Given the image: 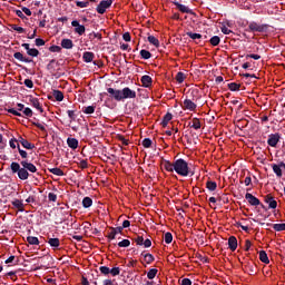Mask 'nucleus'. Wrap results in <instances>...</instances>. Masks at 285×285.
I'll list each match as a JSON object with an SVG mask.
<instances>
[{
	"instance_id": "cd10ccee",
	"label": "nucleus",
	"mask_w": 285,
	"mask_h": 285,
	"mask_svg": "<svg viewBox=\"0 0 285 285\" xmlns=\"http://www.w3.org/2000/svg\"><path fill=\"white\" fill-rule=\"evenodd\" d=\"M141 256L145 257L146 264H153V262H155V256H153V254L150 253H147V254L141 253Z\"/></svg>"
},
{
	"instance_id": "13d9d810",
	"label": "nucleus",
	"mask_w": 285,
	"mask_h": 285,
	"mask_svg": "<svg viewBox=\"0 0 285 285\" xmlns=\"http://www.w3.org/2000/svg\"><path fill=\"white\" fill-rule=\"evenodd\" d=\"M89 4H90L89 1H87V2L77 1V2H76V6H77L78 8H88Z\"/></svg>"
},
{
	"instance_id": "473e14b6",
	"label": "nucleus",
	"mask_w": 285,
	"mask_h": 285,
	"mask_svg": "<svg viewBox=\"0 0 285 285\" xmlns=\"http://www.w3.org/2000/svg\"><path fill=\"white\" fill-rule=\"evenodd\" d=\"M157 273H159V271H158L157 268H151V269L147 273L148 279H155V277H157Z\"/></svg>"
},
{
	"instance_id": "8fccbe9b",
	"label": "nucleus",
	"mask_w": 285,
	"mask_h": 285,
	"mask_svg": "<svg viewBox=\"0 0 285 285\" xmlns=\"http://www.w3.org/2000/svg\"><path fill=\"white\" fill-rule=\"evenodd\" d=\"M67 114H68V117L70 118L71 121L77 120V115H76L75 110H68Z\"/></svg>"
},
{
	"instance_id": "412c9836",
	"label": "nucleus",
	"mask_w": 285,
	"mask_h": 285,
	"mask_svg": "<svg viewBox=\"0 0 285 285\" xmlns=\"http://www.w3.org/2000/svg\"><path fill=\"white\" fill-rule=\"evenodd\" d=\"M12 206L16 207L19 212H24V204L22 200L14 199L12 203Z\"/></svg>"
},
{
	"instance_id": "c9c22d12",
	"label": "nucleus",
	"mask_w": 285,
	"mask_h": 285,
	"mask_svg": "<svg viewBox=\"0 0 285 285\" xmlns=\"http://www.w3.org/2000/svg\"><path fill=\"white\" fill-rule=\"evenodd\" d=\"M206 187L208 190L214 191L217 188V184L215 181L208 180L206 183Z\"/></svg>"
},
{
	"instance_id": "c85d7f7f",
	"label": "nucleus",
	"mask_w": 285,
	"mask_h": 285,
	"mask_svg": "<svg viewBox=\"0 0 285 285\" xmlns=\"http://www.w3.org/2000/svg\"><path fill=\"white\" fill-rule=\"evenodd\" d=\"M259 259L263 264H269V259L265 250L259 252Z\"/></svg>"
},
{
	"instance_id": "6ab92c4d",
	"label": "nucleus",
	"mask_w": 285,
	"mask_h": 285,
	"mask_svg": "<svg viewBox=\"0 0 285 285\" xmlns=\"http://www.w3.org/2000/svg\"><path fill=\"white\" fill-rule=\"evenodd\" d=\"M67 145L71 149H77L79 147V140L77 138H68L67 139Z\"/></svg>"
},
{
	"instance_id": "338daca9",
	"label": "nucleus",
	"mask_w": 285,
	"mask_h": 285,
	"mask_svg": "<svg viewBox=\"0 0 285 285\" xmlns=\"http://www.w3.org/2000/svg\"><path fill=\"white\" fill-rule=\"evenodd\" d=\"M35 43H36L37 47L46 46V41L43 39H40V38L36 39Z\"/></svg>"
},
{
	"instance_id": "aec40b11",
	"label": "nucleus",
	"mask_w": 285,
	"mask_h": 285,
	"mask_svg": "<svg viewBox=\"0 0 285 285\" xmlns=\"http://www.w3.org/2000/svg\"><path fill=\"white\" fill-rule=\"evenodd\" d=\"M271 167L273 168V171L276 174L278 178L283 176L281 163L278 165L272 164Z\"/></svg>"
},
{
	"instance_id": "5fc2aeb1",
	"label": "nucleus",
	"mask_w": 285,
	"mask_h": 285,
	"mask_svg": "<svg viewBox=\"0 0 285 285\" xmlns=\"http://www.w3.org/2000/svg\"><path fill=\"white\" fill-rule=\"evenodd\" d=\"M95 38H97L98 40L101 41V39H102L101 33L91 32V33L89 35V39H90V40H94Z\"/></svg>"
},
{
	"instance_id": "f704fd0d",
	"label": "nucleus",
	"mask_w": 285,
	"mask_h": 285,
	"mask_svg": "<svg viewBox=\"0 0 285 285\" xmlns=\"http://www.w3.org/2000/svg\"><path fill=\"white\" fill-rule=\"evenodd\" d=\"M27 242L31 245H39L40 244V240L38 237H35V236H29L27 237Z\"/></svg>"
},
{
	"instance_id": "2f4dec72",
	"label": "nucleus",
	"mask_w": 285,
	"mask_h": 285,
	"mask_svg": "<svg viewBox=\"0 0 285 285\" xmlns=\"http://www.w3.org/2000/svg\"><path fill=\"white\" fill-rule=\"evenodd\" d=\"M140 57L145 60H148V59L153 58V53L148 50H141L140 51Z\"/></svg>"
},
{
	"instance_id": "69168bd1",
	"label": "nucleus",
	"mask_w": 285,
	"mask_h": 285,
	"mask_svg": "<svg viewBox=\"0 0 285 285\" xmlns=\"http://www.w3.org/2000/svg\"><path fill=\"white\" fill-rule=\"evenodd\" d=\"M49 51H51V52H61V51H62V48L59 47V46H51V47L49 48Z\"/></svg>"
},
{
	"instance_id": "6e6552de",
	"label": "nucleus",
	"mask_w": 285,
	"mask_h": 285,
	"mask_svg": "<svg viewBox=\"0 0 285 285\" xmlns=\"http://www.w3.org/2000/svg\"><path fill=\"white\" fill-rule=\"evenodd\" d=\"M57 66H59V62H57V60L52 59L49 61V63L47 65V70L52 73L56 78H60L61 76L60 75H55L56 72V68Z\"/></svg>"
},
{
	"instance_id": "5701e85b",
	"label": "nucleus",
	"mask_w": 285,
	"mask_h": 285,
	"mask_svg": "<svg viewBox=\"0 0 285 285\" xmlns=\"http://www.w3.org/2000/svg\"><path fill=\"white\" fill-rule=\"evenodd\" d=\"M82 59H83L85 62L90 63L95 60V53L94 52H85L82 55Z\"/></svg>"
},
{
	"instance_id": "7c9ffc66",
	"label": "nucleus",
	"mask_w": 285,
	"mask_h": 285,
	"mask_svg": "<svg viewBox=\"0 0 285 285\" xmlns=\"http://www.w3.org/2000/svg\"><path fill=\"white\" fill-rule=\"evenodd\" d=\"M148 42L155 46L156 48H159V39L155 38L154 36H149L147 38Z\"/></svg>"
},
{
	"instance_id": "680f3d73",
	"label": "nucleus",
	"mask_w": 285,
	"mask_h": 285,
	"mask_svg": "<svg viewBox=\"0 0 285 285\" xmlns=\"http://www.w3.org/2000/svg\"><path fill=\"white\" fill-rule=\"evenodd\" d=\"M134 240L137 245L144 246V236H137L136 238H134Z\"/></svg>"
},
{
	"instance_id": "6e6d98bb",
	"label": "nucleus",
	"mask_w": 285,
	"mask_h": 285,
	"mask_svg": "<svg viewBox=\"0 0 285 285\" xmlns=\"http://www.w3.org/2000/svg\"><path fill=\"white\" fill-rule=\"evenodd\" d=\"M173 242V235L171 233L167 232L165 234V243L170 244Z\"/></svg>"
},
{
	"instance_id": "052dcab7",
	"label": "nucleus",
	"mask_w": 285,
	"mask_h": 285,
	"mask_svg": "<svg viewBox=\"0 0 285 285\" xmlns=\"http://www.w3.org/2000/svg\"><path fill=\"white\" fill-rule=\"evenodd\" d=\"M6 110H7L9 114H12V115L18 116V117H21V116H22V114L19 112V110H16V109H13V108L6 109Z\"/></svg>"
},
{
	"instance_id": "58836bf2",
	"label": "nucleus",
	"mask_w": 285,
	"mask_h": 285,
	"mask_svg": "<svg viewBox=\"0 0 285 285\" xmlns=\"http://www.w3.org/2000/svg\"><path fill=\"white\" fill-rule=\"evenodd\" d=\"M121 273V269L119 267H114L109 269V275H112V277H117Z\"/></svg>"
},
{
	"instance_id": "a878e982",
	"label": "nucleus",
	"mask_w": 285,
	"mask_h": 285,
	"mask_svg": "<svg viewBox=\"0 0 285 285\" xmlns=\"http://www.w3.org/2000/svg\"><path fill=\"white\" fill-rule=\"evenodd\" d=\"M173 119V116L171 114L167 112L164 118H163V121H161V126L164 128H166L168 126V122Z\"/></svg>"
},
{
	"instance_id": "f03ea898",
	"label": "nucleus",
	"mask_w": 285,
	"mask_h": 285,
	"mask_svg": "<svg viewBox=\"0 0 285 285\" xmlns=\"http://www.w3.org/2000/svg\"><path fill=\"white\" fill-rule=\"evenodd\" d=\"M174 170H175L178 175H180V176H183V177H186V176H188V175L193 176V175L195 174V173L188 167V164H187L184 159H181V158L175 160Z\"/></svg>"
},
{
	"instance_id": "0e129e2a",
	"label": "nucleus",
	"mask_w": 285,
	"mask_h": 285,
	"mask_svg": "<svg viewBox=\"0 0 285 285\" xmlns=\"http://www.w3.org/2000/svg\"><path fill=\"white\" fill-rule=\"evenodd\" d=\"M220 30L224 35H230L233 33L232 30H229L225 24H222Z\"/></svg>"
},
{
	"instance_id": "393cba45",
	"label": "nucleus",
	"mask_w": 285,
	"mask_h": 285,
	"mask_svg": "<svg viewBox=\"0 0 285 285\" xmlns=\"http://www.w3.org/2000/svg\"><path fill=\"white\" fill-rule=\"evenodd\" d=\"M48 244L53 248H59L61 245V242L59 238H48Z\"/></svg>"
},
{
	"instance_id": "0eeeda50",
	"label": "nucleus",
	"mask_w": 285,
	"mask_h": 285,
	"mask_svg": "<svg viewBox=\"0 0 285 285\" xmlns=\"http://www.w3.org/2000/svg\"><path fill=\"white\" fill-rule=\"evenodd\" d=\"M279 140H281V135L278 132L272 134V135L268 136L267 144L271 147H276L277 144L279 142Z\"/></svg>"
},
{
	"instance_id": "dca6fc26",
	"label": "nucleus",
	"mask_w": 285,
	"mask_h": 285,
	"mask_svg": "<svg viewBox=\"0 0 285 285\" xmlns=\"http://www.w3.org/2000/svg\"><path fill=\"white\" fill-rule=\"evenodd\" d=\"M140 81L145 88H150L153 86V78H150V76H142Z\"/></svg>"
},
{
	"instance_id": "c03bdc74",
	"label": "nucleus",
	"mask_w": 285,
	"mask_h": 285,
	"mask_svg": "<svg viewBox=\"0 0 285 285\" xmlns=\"http://www.w3.org/2000/svg\"><path fill=\"white\" fill-rule=\"evenodd\" d=\"M209 42H210L212 46L216 47V46L219 45L220 38L217 37V36H214V37L209 40Z\"/></svg>"
},
{
	"instance_id": "603ef678",
	"label": "nucleus",
	"mask_w": 285,
	"mask_h": 285,
	"mask_svg": "<svg viewBox=\"0 0 285 285\" xmlns=\"http://www.w3.org/2000/svg\"><path fill=\"white\" fill-rule=\"evenodd\" d=\"M48 199H49V202L56 203L58 200V195L55 194V193H49L48 194Z\"/></svg>"
},
{
	"instance_id": "2eb2a0df",
	"label": "nucleus",
	"mask_w": 285,
	"mask_h": 285,
	"mask_svg": "<svg viewBox=\"0 0 285 285\" xmlns=\"http://www.w3.org/2000/svg\"><path fill=\"white\" fill-rule=\"evenodd\" d=\"M174 4L177 7V9L181 12V13H187V14H194V12L186 6L180 4L178 2H174Z\"/></svg>"
},
{
	"instance_id": "3c124183",
	"label": "nucleus",
	"mask_w": 285,
	"mask_h": 285,
	"mask_svg": "<svg viewBox=\"0 0 285 285\" xmlns=\"http://www.w3.org/2000/svg\"><path fill=\"white\" fill-rule=\"evenodd\" d=\"M186 35L193 40L202 39V35L199 33L187 32Z\"/></svg>"
},
{
	"instance_id": "72a5a7b5",
	"label": "nucleus",
	"mask_w": 285,
	"mask_h": 285,
	"mask_svg": "<svg viewBox=\"0 0 285 285\" xmlns=\"http://www.w3.org/2000/svg\"><path fill=\"white\" fill-rule=\"evenodd\" d=\"M27 55L32 57V58H36L40 55V51L36 48H30L28 51H27Z\"/></svg>"
},
{
	"instance_id": "a18cd8bd",
	"label": "nucleus",
	"mask_w": 285,
	"mask_h": 285,
	"mask_svg": "<svg viewBox=\"0 0 285 285\" xmlns=\"http://www.w3.org/2000/svg\"><path fill=\"white\" fill-rule=\"evenodd\" d=\"M185 75L183 73V72H178L177 75H176V77H175V79H176V81L178 82V83H183L184 82V80H185Z\"/></svg>"
},
{
	"instance_id": "4c0bfd02",
	"label": "nucleus",
	"mask_w": 285,
	"mask_h": 285,
	"mask_svg": "<svg viewBox=\"0 0 285 285\" xmlns=\"http://www.w3.org/2000/svg\"><path fill=\"white\" fill-rule=\"evenodd\" d=\"M4 264H13L17 266L19 264V261L16 259V256H10L8 259L4 261Z\"/></svg>"
},
{
	"instance_id": "ddd939ff",
	"label": "nucleus",
	"mask_w": 285,
	"mask_h": 285,
	"mask_svg": "<svg viewBox=\"0 0 285 285\" xmlns=\"http://www.w3.org/2000/svg\"><path fill=\"white\" fill-rule=\"evenodd\" d=\"M29 101L32 107H35L37 110H39L40 114L45 112V109L38 98L30 97Z\"/></svg>"
},
{
	"instance_id": "37998d69",
	"label": "nucleus",
	"mask_w": 285,
	"mask_h": 285,
	"mask_svg": "<svg viewBox=\"0 0 285 285\" xmlns=\"http://www.w3.org/2000/svg\"><path fill=\"white\" fill-rule=\"evenodd\" d=\"M117 139H118L119 141H121V144H122L124 146H128V145L130 144V141H129L128 139H126V137H124V135H118V136H117Z\"/></svg>"
},
{
	"instance_id": "e2e57ef3",
	"label": "nucleus",
	"mask_w": 285,
	"mask_h": 285,
	"mask_svg": "<svg viewBox=\"0 0 285 285\" xmlns=\"http://www.w3.org/2000/svg\"><path fill=\"white\" fill-rule=\"evenodd\" d=\"M23 83H24V86H26L27 88H30V89H32V88L35 87L33 81L30 80V79H26V80L23 81Z\"/></svg>"
},
{
	"instance_id": "9b49d317",
	"label": "nucleus",
	"mask_w": 285,
	"mask_h": 285,
	"mask_svg": "<svg viewBox=\"0 0 285 285\" xmlns=\"http://www.w3.org/2000/svg\"><path fill=\"white\" fill-rule=\"evenodd\" d=\"M264 202L268 204L269 209H275L277 207V202L271 194L264 196Z\"/></svg>"
},
{
	"instance_id": "a211bd4d",
	"label": "nucleus",
	"mask_w": 285,
	"mask_h": 285,
	"mask_svg": "<svg viewBox=\"0 0 285 285\" xmlns=\"http://www.w3.org/2000/svg\"><path fill=\"white\" fill-rule=\"evenodd\" d=\"M61 47H62L63 49L70 50V49H73L75 43H73V41L70 40V39H62V40H61Z\"/></svg>"
},
{
	"instance_id": "e433bc0d",
	"label": "nucleus",
	"mask_w": 285,
	"mask_h": 285,
	"mask_svg": "<svg viewBox=\"0 0 285 285\" xmlns=\"http://www.w3.org/2000/svg\"><path fill=\"white\" fill-rule=\"evenodd\" d=\"M189 126H190L191 128L196 129V130L200 129V121H199V119L194 118V119L191 120V125H189Z\"/></svg>"
},
{
	"instance_id": "79ce46f5",
	"label": "nucleus",
	"mask_w": 285,
	"mask_h": 285,
	"mask_svg": "<svg viewBox=\"0 0 285 285\" xmlns=\"http://www.w3.org/2000/svg\"><path fill=\"white\" fill-rule=\"evenodd\" d=\"M86 115L95 114V106H88L82 109Z\"/></svg>"
},
{
	"instance_id": "bf43d9fd",
	"label": "nucleus",
	"mask_w": 285,
	"mask_h": 285,
	"mask_svg": "<svg viewBox=\"0 0 285 285\" xmlns=\"http://www.w3.org/2000/svg\"><path fill=\"white\" fill-rule=\"evenodd\" d=\"M119 247H128L130 246V242L128 239H122L121 242L118 243Z\"/></svg>"
},
{
	"instance_id": "49530a36",
	"label": "nucleus",
	"mask_w": 285,
	"mask_h": 285,
	"mask_svg": "<svg viewBox=\"0 0 285 285\" xmlns=\"http://www.w3.org/2000/svg\"><path fill=\"white\" fill-rule=\"evenodd\" d=\"M22 147L26 148V149L32 150L33 148H36V145L26 140V141H23Z\"/></svg>"
},
{
	"instance_id": "7ed1b4c3",
	"label": "nucleus",
	"mask_w": 285,
	"mask_h": 285,
	"mask_svg": "<svg viewBox=\"0 0 285 285\" xmlns=\"http://www.w3.org/2000/svg\"><path fill=\"white\" fill-rule=\"evenodd\" d=\"M10 169H11L12 174L18 175V178L20 180H27L30 177L28 169L23 166L21 167V165L19 163L12 161L10 165Z\"/></svg>"
},
{
	"instance_id": "b1692460",
	"label": "nucleus",
	"mask_w": 285,
	"mask_h": 285,
	"mask_svg": "<svg viewBox=\"0 0 285 285\" xmlns=\"http://www.w3.org/2000/svg\"><path fill=\"white\" fill-rule=\"evenodd\" d=\"M163 166H164V168H165L167 171H169V173H173V171L175 170V161H174V163H170V161H168V160H165V161L163 163Z\"/></svg>"
},
{
	"instance_id": "de8ad7c7",
	"label": "nucleus",
	"mask_w": 285,
	"mask_h": 285,
	"mask_svg": "<svg viewBox=\"0 0 285 285\" xmlns=\"http://www.w3.org/2000/svg\"><path fill=\"white\" fill-rule=\"evenodd\" d=\"M142 146H144L145 148H150V147L153 146V140H150V138H145V139L142 140Z\"/></svg>"
},
{
	"instance_id": "4468645a",
	"label": "nucleus",
	"mask_w": 285,
	"mask_h": 285,
	"mask_svg": "<svg viewBox=\"0 0 285 285\" xmlns=\"http://www.w3.org/2000/svg\"><path fill=\"white\" fill-rule=\"evenodd\" d=\"M13 58L17 59L18 61L26 62V63H31L33 61L32 59L26 58L21 52H14Z\"/></svg>"
},
{
	"instance_id": "f257e3e1",
	"label": "nucleus",
	"mask_w": 285,
	"mask_h": 285,
	"mask_svg": "<svg viewBox=\"0 0 285 285\" xmlns=\"http://www.w3.org/2000/svg\"><path fill=\"white\" fill-rule=\"evenodd\" d=\"M107 92L109 94V97L116 101L137 98V92L128 87L124 88L122 90L108 88Z\"/></svg>"
},
{
	"instance_id": "f8f14e48",
	"label": "nucleus",
	"mask_w": 285,
	"mask_h": 285,
	"mask_svg": "<svg viewBox=\"0 0 285 285\" xmlns=\"http://www.w3.org/2000/svg\"><path fill=\"white\" fill-rule=\"evenodd\" d=\"M20 165L27 169V171H30L32 174L38 171V168L32 163H29L28 160L20 161Z\"/></svg>"
},
{
	"instance_id": "774afa93",
	"label": "nucleus",
	"mask_w": 285,
	"mask_h": 285,
	"mask_svg": "<svg viewBox=\"0 0 285 285\" xmlns=\"http://www.w3.org/2000/svg\"><path fill=\"white\" fill-rule=\"evenodd\" d=\"M116 236H117V234L115 233V230H114V229H111V232H110V233H108V235H107V237H108V239H109V240L115 239V238H116Z\"/></svg>"
},
{
	"instance_id": "4be33fe9",
	"label": "nucleus",
	"mask_w": 285,
	"mask_h": 285,
	"mask_svg": "<svg viewBox=\"0 0 285 285\" xmlns=\"http://www.w3.org/2000/svg\"><path fill=\"white\" fill-rule=\"evenodd\" d=\"M52 96L55 97V99L59 102L65 100V94L60 90H53L52 91Z\"/></svg>"
},
{
	"instance_id": "4d7b16f0",
	"label": "nucleus",
	"mask_w": 285,
	"mask_h": 285,
	"mask_svg": "<svg viewBox=\"0 0 285 285\" xmlns=\"http://www.w3.org/2000/svg\"><path fill=\"white\" fill-rule=\"evenodd\" d=\"M22 114H23L24 116H27V117H32V116H33V111H32V109H30V108H24V109L22 110Z\"/></svg>"
},
{
	"instance_id": "39448f33",
	"label": "nucleus",
	"mask_w": 285,
	"mask_h": 285,
	"mask_svg": "<svg viewBox=\"0 0 285 285\" xmlns=\"http://www.w3.org/2000/svg\"><path fill=\"white\" fill-rule=\"evenodd\" d=\"M110 6H112V0H102L98 7L96 8V11L99 13V14H104L106 13V10L108 8H110Z\"/></svg>"
},
{
	"instance_id": "c756f323",
	"label": "nucleus",
	"mask_w": 285,
	"mask_h": 285,
	"mask_svg": "<svg viewBox=\"0 0 285 285\" xmlns=\"http://www.w3.org/2000/svg\"><path fill=\"white\" fill-rule=\"evenodd\" d=\"M48 170L56 176H65L66 175L61 168H50Z\"/></svg>"
},
{
	"instance_id": "864d4df0",
	"label": "nucleus",
	"mask_w": 285,
	"mask_h": 285,
	"mask_svg": "<svg viewBox=\"0 0 285 285\" xmlns=\"http://www.w3.org/2000/svg\"><path fill=\"white\" fill-rule=\"evenodd\" d=\"M89 167V163L87 159H82L80 163H79V168L81 169H87Z\"/></svg>"
},
{
	"instance_id": "1a4fd4ad",
	"label": "nucleus",
	"mask_w": 285,
	"mask_h": 285,
	"mask_svg": "<svg viewBox=\"0 0 285 285\" xmlns=\"http://www.w3.org/2000/svg\"><path fill=\"white\" fill-rule=\"evenodd\" d=\"M181 108L184 110L195 111L197 108V105L193 102L190 99H185L184 102L181 104Z\"/></svg>"
},
{
	"instance_id": "f3484780",
	"label": "nucleus",
	"mask_w": 285,
	"mask_h": 285,
	"mask_svg": "<svg viewBox=\"0 0 285 285\" xmlns=\"http://www.w3.org/2000/svg\"><path fill=\"white\" fill-rule=\"evenodd\" d=\"M237 238L235 236H230L228 238V247L232 252H235L237 248Z\"/></svg>"
},
{
	"instance_id": "20e7f679",
	"label": "nucleus",
	"mask_w": 285,
	"mask_h": 285,
	"mask_svg": "<svg viewBox=\"0 0 285 285\" xmlns=\"http://www.w3.org/2000/svg\"><path fill=\"white\" fill-rule=\"evenodd\" d=\"M268 29V26L267 24H259L255 21H252L248 23V29L246 31L248 32H259V33H263V32H266Z\"/></svg>"
},
{
	"instance_id": "09e8293b",
	"label": "nucleus",
	"mask_w": 285,
	"mask_h": 285,
	"mask_svg": "<svg viewBox=\"0 0 285 285\" xmlns=\"http://www.w3.org/2000/svg\"><path fill=\"white\" fill-rule=\"evenodd\" d=\"M99 271L101 275H110V269L108 268V266H100Z\"/></svg>"
},
{
	"instance_id": "ea45409f",
	"label": "nucleus",
	"mask_w": 285,
	"mask_h": 285,
	"mask_svg": "<svg viewBox=\"0 0 285 285\" xmlns=\"http://www.w3.org/2000/svg\"><path fill=\"white\" fill-rule=\"evenodd\" d=\"M228 88L230 91H238L240 88V85L236 82H232V83H228Z\"/></svg>"
},
{
	"instance_id": "a19ab883",
	"label": "nucleus",
	"mask_w": 285,
	"mask_h": 285,
	"mask_svg": "<svg viewBox=\"0 0 285 285\" xmlns=\"http://www.w3.org/2000/svg\"><path fill=\"white\" fill-rule=\"evenodd\" d=\"M273 228H274L276 232H283V230H285V223H282V224H274V225H273Z\"/></svg>"
},
{
	"instance_id": "bb28decb",
	"label": "nucleus",
	"mask_w": 285,
	"mask_h": 285,
	"mask_svg": "<svg viewBox=\"0 0 285 285\" xmlns=\"http://www.w3.org/2000/svg\"><path fill=\"white\" fill-rule=\"evenodd\" d=\"M94 205V199L91 198V197H85L83 199H82V206L85 207V208H89V207H91Z\"/></svg>"
},
{
	"instance_id": "9d476101",
	"label": "nucleus",
	"mask_w": 285,
	"mask_h": 285,
	"mask_svg": "<svg viewBox=\"0 0 285 285\" xmlns=\"http://www.w3.org/2000/svg\"><path fill=\"white\" fill-rule=\"evenodd\" d=\"M246 200L252 205V206H258L261 205L263 208H265V206L263 204H261L259 199L256 198L255 196H253L252 194L247 193L245 195Z\"/></svg>"
},
{
	"instance_id": "423d86ee",
	"label": "nucleus",
	"mask_w": 285,
	"mask_h": 285,
	"mask_svg": "<svg viewBox=\"0 0 285 285\" xmlns=\"http://www.w3.org/2000/svg\"><path fill=\"white\" fill-rule=\"evenodd\" d=\"M71 26L75 28V32L79 36H83L86 33V27L80 24L78 20H73L71 22Z\"/></svg>"
}]
</instances>
